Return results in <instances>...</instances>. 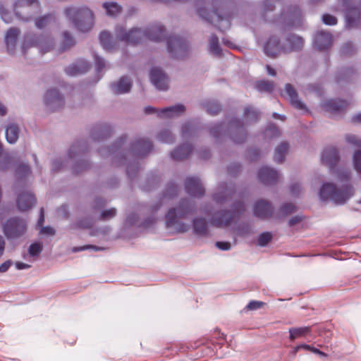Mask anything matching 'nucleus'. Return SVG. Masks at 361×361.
<instances>
[{
	"label": "nucleus",
	"instance_id": "obj_51",
	"mask_svg": "<svg viewBox=\"0 0 361 361\" xmlns=\"http://www.w3.org/2000/svg\"><path fill=\"white\" fill-rule=\"evenodd\" d=\"M280 209L283 214L288 215L293 213L296 209V207L292 203H286L281 206Z\"/></svg>",
	"mask_w": 361,
	"mask_h": 361
},
{
	"label": "nucleus",
	"instance_id": "obj_27",
	"mask_svg": "<svg viewBox=\"0 0 361 361\" xmlns=\"http://www.w3.org/2000/svg\"><path fill=\"white\" fill-rule=\"evenodd\" d=\"M285 92L286 95L288 97L290 104L297 109L305 110V105L298 99V96L290 84H286L285 87Z\"/></svg>",
	"mask_w": 361,
	"mask_h": 361
},
{
	"label": "nucleus",
	"instance_id": "obj_35",
	"mask_svg": "<svg viewBox=\"0 0 361 361\" xmlns=\"http://www.w3.org/2000/svg\"><path fill=\"white\" fill-rule=\"evenodd\" d=\"M111 129L106 125L94 129L92 137L95 140H100L110 135Z\"/></svg>",
	"mask_w": 361,
	"mask_h": 361
},
{
	"label": "nucleus",
	"instance_id": "obj_58",
	"mask_svg": "<svg viewBox=\"0 0 361 361\" xmlns=\"http://www.w3.org/2000/svg\"><path fill=\"white\" fill-rule=\"evenodd\" d=\"M90 248L93 249V250H94L96 251L103 250H104L103 247H97V246H95V245H85V246H82V247H73V252H79V251L87 250V249H90Z\"/></svg>",
	"mask_w": 361,
	"mask_h": 361
},
{
	"label": "nucleus",
	"instance_id": "obj_30",
	"mask_svg": "<svg viewBox=\"0 0 361 361\" xmlns=\"http://www.w3.org/2000/svg\"><path fill=\"white\" fill-rule=\"evenodd\" d=\"M20 130L17 125L11 123L6 128V138L8 142L15 143L19 137Z\"/></svg>",
	"mask_w": 361,
	"mask_h": 361
},
{
	"label": "nucleus",
	"instance_id": "obj_31",
	"mask_svg": "<svg viewBox=\"0 0 361 361\" xmlns=\"http://www.w3.org/2000/svg\"><path fill=\"white\" fill-rule=\"evenodd\" d=\"M287 42L288 43V47L286 48L287 52L300 50L303 46L302 38L297 35H290Z\"/></svg>",
	"mask_w": 361,
	"mask_h": 361
},
{
	"label": "nucleus",
	"instance_id": "obj_2",
	"mask_svg": "<svg viewBox=\"0 0 361 361\" xmlns=\"http://www.w3.org/2000/svg\"><path fill=\"white\" fill-rule=\"evenodd\" d=\"M203 4V0H197L196 2L197 13L200 17L210 23H220L225 20L226 25L224 28L230 27L232 12L228 9L226 0H212L211 13H206Z\"/></svg>",
	"mask_w": 361,
	"mask_h": 361
},
{
	"label": "nucleus",
	"instance_id": "obj_60",
	"mask_svg": "<svg viewBox=\"0 0 361 361\" xmlns=\"http://www.w3.org/2000/svg\"><path fill=\"white\" fill-rule=\"evenodd\" d=\"M192 126L190 123H185L182 127V135L184 138L190 135Z\"/></svg>",
	"mask_w": 361,
	"mask_h": 361
},
{
	"label": "nucleus",
	"instance_id": "obj_44",
	"mask_svg": "<svg viewBox=\"0 0 361 361\" xmlns=\"http://www.w3.org/2000/svg\"><path fill=\"white\" fill-rule=\"evenodd\" d=\"M206 111L212 116L218 114L221 111V106L216 102H209L204 104Z\"/></svg>",
	"mask_w": 361,
	"mask_h": 361
},
{
	"label": "nucleus",
	"instance_id": "obj_8",
	"mask_svg": "<svg viewBox=\"0 0 361 361\" xmlns=\"http://www.w3.org/2000/svg\"><path fill=\"white\" fill-rule=\"evenodd\" d=\"M194 207L187 200H183L177 209H171L166 214V226L171 227L177 223V218H185L192 214Z\"/></svg>",
	"mask_w": 361,
	"mask_h": 361
},
{
	"label": "nucleus",
	"instance_id": "obj_16",
	"mask_svg": "<svg viewBox=\"0 0 361 361\" xmlns=\"http://www.w3.org/2000/svg\"><path fill=\"white\" fill-rule=\"evenodd\" d=\"M322 108L332 114L342 113L348 106V103L342 99H328L322 102Z\"/></svg>",
	"mask_w": 361,
	"mask_h": 361
},
{
	"label": "nucleus",
	"instance_id": "obj_25",
	"mask_svg": "<svg viewBox=\"0 0 361 361\" xmlns=\"http://www.w3.org/2000/svg\"><path fill=\"white\" fill-rule=\"evenodd\" d=\"M36 202L34 195L31 192L20 193L17 200V205L19 210L22 212L31 209Z\"/></svg>",
	"mask_w": 361,
	"mask_h": 361
},
{
	"label": "nucleus",
	"instance_id": "obj_47",
	"mask_svg": "<svg viewBox=\"0 0 361 361\" xmlns=\"http://www.w3.org/2000/svg\"><path fill=\"white\" fill-rule=\"evenodd\" d=\"M244 114L247 118L251 121H257L259 117V112L255 110L252 106L245 108Z\"/></svg>",
	"mask_w": 361,
	"mask_h": 361
},
{
	"label": "nucleus",
	"instance_id": "obj_9",
	"mask_svg": "<svg viewBox=\"0 0 361 361\" xmlns=\"http://www.w3.org/2000/svg\"><path fill=\"white\" fill-rule=\"evenodd\" d=\"M37 47L43 54L49 51L53 47V39L49 36L40 35L38 37L27 35L23 43V49L25 51L27 49Z\"/></svg>",
	"mask_w": 361,
	"mask_h": 361
},
{
	"label": "nucleus",
	"instance_id": "obj_46",
	"mask_svg": "<svg viewBox=\"0 0 361 361\" xmlns=\"http://www.w3.org/2000/svg\"><path fill=\"white\" fill-rule=\"evenodd\" d=\"M157 137L159 140L164 143H173L175 140L171 133L168 130H161Z\"/></svg>",
	"mask_w": 361,
	"mask_h": 361
},
{
	"label": "nucleus",
	"instance_id": "obj_10",
	"mask_svg": "<svg viewBox=\"0 0 361 361\" xmlns=\"http://www.w3.org/2000/svg\"><path fill=\"white\" fill-rule=\"evenodd\" d=\"M167 49L173 57L182 59L188 53V42L180 36L170 37L167 39Z\"/></svg>",
	"mask_w": 361,
	"mask_h": 361
},
{
	"label": "nucleus",
	"instance_id": "obj_12",
	"mask_svg": "<svg viewBox=\"0 0 361 361\" xmlns=\"http://www.w3.org/2000/svg\"><path fill=\"white\" fill-rule=\"evenodd\" d=\"M44 102L50 111H54L62 107L63 105V97L57 90L51 89L47 92Z\"/></svg>",
	"mask_w": 361,
	"mask_h": 361
},
{
	"label": "nucleus",
	"instance_id": "obj_3",
	"mask_svg": "<svg viewBox=\"0 0 361 361\" xmlns=\"http://www.w3.org/2000/svg\"><path fill=\"white\" fill-rule=\"evenodd\" d=\"M65 13L78 30L85 32L92 28L94 16L92 11L87 7L68 8L66 9Z\"/></svg>",
	"mask_w": 361,
	"mask_h": 361
},
{
	"label": "nucleus",
	"instance_id": "obj_28",
	"mask_svg": "<svg viewBox=\"0 0 361 361\" xmlns=\"http://www.w3.org/2000/svg\"><path fill=\"white\" fill-rule=\"evenodd\" d=\"M131 87V80L126 76L121 77L117 82L111 84V89L116 94L126 93L130 91Z\"/></svg>",
	"mask_w": 361,
	"mask_h": 361
},
{
	"label": "nucleus",
	"instance_id": "obj_1",
	"mask_svg": "<svg viewBox=\"0 0 361 361\" xmlns=\"http://www.w3.org/2000/svg\"><path fill=\"white\" fill-rule=\"evenodd\" d=\"M164 32L165 28L161 25H153L145 32L138 28L126 32L121 26L116 28V35L119 40L133 45L141 43L145 39L160 42L164 38Z\"/></svg>",
	"mask_w": 361,
	"mask_h": 361
},
{
	"label": "nucleus",
	"instance_id": "obj_62",
	"mask_svg": "<svg viewBox=\"0 0 361 361\" xmlns=\"http://www.w3.org/2000/svg\"><path fill=\"white\" fill-rule=\"evenodd\" d=\"M13 264L11 260H6L0 265V273H4L8 271L10 267Z\"/></svg>",
	"mask_w": 361,
	"mask_h": 361
},
{
	"label": "nucleus",
	"instance_id": "obj_52",
	"mask_svg": "<svg viewBox=\"0 0 361 361\" xmlns=\"http://www.w3.org/2000/svg\"><path fill=\"white\" fill-rule=\"evenodd\" d=\"M323 23L328 25H334L337 23V19L332 15L324 14L322 16Z\"/></svg>",
	"mask_w": 361,
	"mask_h": 361
},
{
	"label": "nucleus",
	"instance_id": "obj_50",
	"mask_svg": "<svg viewBox=\"0 0 361 361\" xmlns=\"http://www.w3.org/2000/svg\"><path fill=\"white\" fill-rule=\"evenodd\" d=\"M264 135H265V137H277L279 135V130L275 125L271 124L265 130Z\"/></svg>",
	"mask_w": 361,
	"mask_h": 361
},
{
	"label": "nucleus",
	"instance_id": "obj_43",
	"mask_svg": "<svg viewBox=\"0 0 361 361\" xmlns=\"http://www.w3.org/2000/svg\"><path fill=\"white\" fill-rule=\"evenodd\" d=\"M31 173V169L27 164H20L16 171V176L18 178H23Z\"/></svg>",
	"mask_w": 361,
	"mask_h": 361
},
{
	"label": "nucleus",
	"instance_id": "obj_33",
	"mask_svg": "<svg viewBox=\"0 0 361 361\" xmlns=\"http://www.w3.org/2000/svg\"><path fill=\"white\" fill-rule=\"evenodd\" d=\"M56 17L54 14L49 13L35 19V26L39 29L44 28L55 22Z\"/></svg>",
	"mask_w": 361,
	"mask_h": 361
},
{
	"label": "nucleus",
	"instance_id": "obj_5",
	"mask_svg": "<svg viewBox=\"0 0 361 361\" xmlns=\"http://www.w3.org/2000/svg\"><path fill=\"white\" fill-rule=\"evenodd\" d=\"M245 211L242 202L233 204L231 210H221L215 212L212 218V224L220 228L227 227Z\"/></svg>",
	"mask_w": 361,
	"mask_h": 361
},
{
	"label": "nucleus",
	"instance_id": "obj_7",
	"mask_svg": "<svg viewBox=\"0 0 361 361\" xmlns=\"http://www.w3.org/2000/svg\"><path fill=\"white\" fill-rule=\"evenodd\" d=\"M27 231L25 221L19 218H11L3 226V231L8 239H16Z\"/></svg>",
	"mask_w": 361,
	"mask_h": 361
},
{
	"label": "nucleus",
	"instance_id": "obj_49",
	"mask_svg": "<svg viewBox=\"0 0 361 361\" xmlns=\"http://www.w3.org/2000/svg\"><path fill=\"white\" fill-rule=\"evenodd\" d=\"M42 251V245L39 243H35L30 245L29 247V254L30 256H37Z\"/></svg>",
	"mask_w": 361,
	"mask_h": 361
},
{
	"label": "nucleus",
	"instance_id": "obj_42",
	"mask_svg": "<svg viewBox=\"0 0 361 361\" xmlns=\"http://www.w3.org/2000/svg\"><path fill=\"white\" fill-rule=\"evenodd\" d=\"M99 40L104 49L110 50L113 48L111 36L108 32H102L99 35Z\"/></svg>",
	"mask_w": 361,
	"mask_h": 361
},
{
	"label": "nucleus",
	"instance_id": "obj_20",
	"mask_svg": "<svg viewBox=\"0 0 361 361\" xmlns=\"http://www.w3.org/2000/svg\"><path fill=\"white\" fill-rule=\"evenodd\" d=\"M346 141L360 148V149L356 150L353 155V164L355 170L358 172H361V139L354 135H348L346 136Z\"/></svg>",
	"mask_w": 361,
	"mask_h": 361
},
{
	"label": "nucleus",
	"instance_id": "obj_37",
	"mask_svg": "<svg viewBox=\"0 0 361 361\" xmlns=\"http://www.w3.org/2000/svg\"><path fill=\"white\" fill-rule=\"evenodd\" d=\"M103 7L106 14L110 16H115L122 11L121 6L115 2H105L103 4Z\"/></svg>",
	"mask_w": 361,
	"mask_h": 361
},
{
	"label": "nucleus",
	"instance_id": "obj_55",
	"mask_svg": "<svg viewBox=\"0 0 361 361\" xmlns=\"http://www.w3.org/2000/svg\"><path fill=\"white\" fill-rule=\"evenodd\" d=\"M223 125L217 124L210 129V134L214 137H219L223 131Z\"/></svg>",
	"mask_w": 361,
	"mask_h": 361
},
{
	"label": "nucleus",
	"instance_id": "obj_14",
	"mask_svg": "<svg viewBox=\"0 0 361 361\" xmlns=\"http://www.w3.org/2000/svg\"><path fill=\"white\" fill-rule=\"evenodd\" d=\"M185 188L186 192L194 197H201L204 194V188L202 186L199 178L195 177H189L185 181Z\"/></svg>",
	"mask_w": 361,
	"mask_h": 361
},
{
	"label": "nucleus",
	"instance_id": "obj_34",
	"mask_svg": "<svg viewBox=\"0 0 361 361\" xmlns=\"http://www.w3.org/2000/svg\"><path fill=\"white\" fill-rule=\"evenodd\" d=\"M289 145L286 142H282L276 149L274 159L277 163H282L288 150Z\"/></svg>",
	"mask_w": 361,
	"mask_h": 361
},
{
	"label": "nucleus",
	"instance_id": "obj_38",
	"mask_svg": "<svg viewBox=\"0 0 361 361\" xmlns=\"http://www.w3.org/2000/svg\"><path fill=\"white\" fill-rule=\"evenodd\" d=\"M20 34V30L16 27L10 28L6 35V42L8 46H15L18 37Z\"/></svg>",
	"mask_w": 361,
	"mask_h": 361
},
{
	"label": "nucleus",
	"instance_id": "obj_36",
	"mask_svg": "<svg viewBox=\"0 0 361 361\" xmlns=\"http://www.w3.org/2000/svg\"><path fill=\"white\" fill-rule=\"evenodd\" d=\"M194 231L198 235H206L207 233V226L204 219H195L193 221Z\"/></svg>",
	"mask_w": 361,
	"mask_h": 361
},
{
	"label": "nucleus",
	"instance_id": "obj_40",
	"mask_svg": "<svg viewBox=\"0 0 361 361\" xmlns=\"http://www.w3.org/2000/svg\"><path fill=\"white\" fill-rule=\"evenodd\" d=\"M209 51L216 56L221 55V49L219 44V38L216 35H212L210 38Z\"/></svg>",
	"mask_w": 361,
	"mask_h": 361
},
{
	"label": "nucleus",
	"instance_id": "obj_21",
	"mask_svg": "<svg viewBox=\"0 0 361 361\" xmlns=\"http://www.w3.org/2000/svg\"><path fill=\"white\" fill-rule=\"evenodd\" d=\"M258 178L264 184H274L278 180L279 173L274 169L264 166L259 170Z\"/></svg>",
	"mask_w": 361,
	"mask_h": 361
},
{
	"label": "nucleus",
	"instance_id": "obj_59",
	"mask_svg": "<svg viewBox=\"0 0 361 361\" xmlns=\"http://www.w3.org/2000/svg\"><path fill=\"white\" fill-rule=\"evenodd\" d=\"M276 1V0H266L264 2V12L273 11L275 8L274 4Z\"/></svg>",
	"mask_w": 361,
	"mask_h": 361
},
{
	"label": "nucleus",
	"instance_id": "obj_54",
	"mask_svg": "<svg viewBox=\"0 0 361 361\" xmlns=\"http://www.w3.org/2000/svg\"><path fill=\"white\" fill-rule=\"evenodd\" d=\"M94 60H95L97 71L98 73L102 72L106 66L105 61L102 58H101L98 56H95Z\"/></svg>",
	"mask_w": 361,
	"mask_h": 361
},
{
	"label": "nucleus",
	"instance_id": "obj_23",
	"mask_svg": "<svg viewBox=\"0 0 361 361\" xmlns=\"http://www.w3.org/2000/svg\"><path fill=\"white\" fill-rule=\"evenodd\" d=\"M283 18L287 21L288 25L295 26L300 23L302 14L298 6H290L288 8L286 13L282 14Z\"/></svg>",
	"mask_w": 361,
	"mask_h": 361
},
{
	"label": "nucleus",
	"instance_id": "obj_48",
	"mask_svg": "<svg viewBox=\"0 0 361 361\" xmlns=\"http://www.w3.org/2000/svg\"><path fill=\"white\" fill-rule=\"evenodd\" d=\"M272 240V235L269 232H264L262 233L258 240H257V245L260 246H265L267 245L271 240Z\"/></svg>",
	"mask_w": 361,
	"mask_h": 361
},
{
	"label": "nucleus",
	"instance_id": "obj_19",
	"mask_svg": "<svg viewBox=\"0 0 361 361\" xmlns=\"http://www.w3.org/2000/svg\"><path fill=\"white\" fill-rule=\"evenodd\" d=\"M253 212L254 215L259 218H269L272 214L273 207L271 204L267 201L261 200L256 202L255 204Z\"/></svg>",
	"mask_w": 361,
	"mask_h": 361
},
{
	"label": "nucleus",
	"instance_id": "obj_15",
	"mask_svg": "<svg viewBox=\"0 0 361 361\" xmlns=\"http://www.w3.org/2000/svg\"><path fill=\"white\" fill-rule=\"evenodd\" d=\"M264 52L271 57H276L282 53H287L286 47L281 46L279 39L275 37H270L264 46Z\"/></svg>",
	"mask_w": 361,
	"mask_h": 361
},
{
	"label": "nucleus",
	"instance_id": "obj_63",
	"mask_svg": "<svg viewBox=\"0 0 361 361\" xmlns=\"http://www.w3.org/2000/svg\"><path fill=\"white\" fill-rule=\"evenodd\" d=\"M240 169V166L238 164H232L228 167V173L234 174L238 172Z\"/></svg>",
	"mask_w": 361,
	"mask_h": 361
},
{
	"label": "nucleus",
	"instance_id": "obj_56",
	"mask_svg": "<svg viewBox=\"0 0 361 361\" xmlns=\"http://www.w3.org/2000/svg\"><path fill=\"white\" fill-rule=\"evenodd\" d=\"M116 214V210L114 208H111L107 210L104 211L102 214V219L104 220L109 219L113 218Z\"/></svg>",
	"mask_w": 361,
	"mask_h": 361
},
{
	"label": "nucleus",
	"instance_id": "obj_41",
	"mask_svg": "<svg viewBox=\"0 0 361 361\" xmlns=\"http://www.w3.org/2000/svg\"><path fill=\"white\" fill-rule=\"evenodd\" d=\"M274 87V82L268 80H260L255 85L256 89L262 92H271L273 91Z\"/></svg>",
	"mask_w": 361,
	"mask_h": 361
},
{
	"label": "nucleus",
	"instance_id": "obj_13",
	"mask_svg": "<svg viewBox=\"0 0 361 361\" xmlns=\"http://www.w3.org/2000/svg\"><path fill=\"white\" fill-rule=\"evenodd\" d=\"M150 80L153 85L160 90H166L169 88V78L159 68H154L150 71Z\"/></svg>",
	"mask_w": 361,
	"mask_h": 361
},
{
	"label": "nucleus",
	"instance_id": "obj_6",
	"mask_svg": "<svg viewBox=\"0 0 361 361\" xmlns=\"http://www.w3.org/2000/svg\"><path fill=\"white\" fill-rule=\"evenodd\" d=\"M15 12L17 16L27 21L40 12V4L38 0H18Z\"/></svg>",
	"mask_w": 361,
	"mask_h": 361
},
{
	"label": "nucleus",
	"instance_id": "obj_4",
	"mask_svg": "<svg viewBox=\"0 0 361 361\" xmlns=\"http://www.w3.org/2000/svg\"><path fill=\"white\" fill-rule=\"evenodd\" d=\"M353 188L349 184H345L338 188L333 183H327L322 185L319 196L322 200H331L334 203L343 204L353 195Z\"/></svg>",
	"mask_w": 361,
	"mask_h": 361
},
{
	"label": "nucleus",
	"instance_id": "obj_29",
	"mask_svg": "<svg viewBox=\"0 0 361 361\" xmlns=\"http://www.w3.org/2000/svg\"><path fill=\"white\" fill-rule=\"evenodd\" d=\"M192 150V147L190 145H183L177 147L171 152V157L176 161L183 160L190 155Z\"/></svg>",
	"mask_w": 361,
	"mask_h": 361
},
{
	"label": "nucleus",
	"instance_id": "obj_53",
	"mask_svg": "<svg viewBox=\"0 0 361 361\" xmlns=\"http://www.w3.org/2000/svg\"><path fill=\"white\" fill-rule=\"evenodd\" d=\"M264 305H265V303L264 302L252 300L247 304L246 307L247 310H255L262 308Z\"/></svg>",
	"mask_w": 361,
	"mask_h": 361
},
{
	"label": "nucleus",
	"instance_id": "obj_45",
	"mask_svg": "<svg viewBox=\"0 0 361 361\" xmlns=\"http://www.w3.org/2000/svg\"><path fill=\"white\" fill-rule=\"evenodd\" d=\"M75 44V40L73 37L69 34L68 32L66 31L63 33V41H62V47L63 50H66L69 49Z\"/></svg>",
	"mask_w": 361,
	"mask_h": 361
},
{
	"label": "nucleus",
	"instance_id": "obj_39",
	"mask_svg": "<svg viewBox=\"0 0 361 361\" xmlns=\"http://www.w3.org/2000/svg\"><path fill=\"white\" fill-rule=\"evenodd\" d=\"M233 195V190H225L214 195V200L218 203H224L228 202Z\"/></svg>",
	"mask_w": 361,
	"mask_h": 361
},
{
	"label": "nucleus",
	"instance_id": "obj_57",
	"mask_svg": "<svg viewBox=\"0 0 361 361\" xmlns=\"http://www.w3.org/2000/svg\"><path fill=\"white\" fill-rule=\"evenodd\" d=\"M338 178L341 181L348 182L350 178V173L348 171H341L338 173Z\"/></svg>",
	"mask_w": 361,
	"mask_h": 361
},
{
	"label": "nucleus",
	"instance_id": "obj_18",
	"mask_svg": "<svg viewBox=\"0 0 361 361\" xmlns=\"http://www.w3.org/2000/svg\"><path fill=\"white\" fill-rule=\"evenodd\" d=\"M339 161V154L336 148H326L322 156V161L333 170Z\"/></svg>",
	"mask_w": 361,
	"mask_h": 361
},
{
	"label": "nucleus",
	"instance_id": "obj_22",
	"mask_svg": "<svg viewBox=\"0 0 361 361\" xmlns=\"http://www.w3.org/2000/svg\"><path fill=\"white\" fill-rule=\"evenodd\" d=\"M231 127V137L233 142L235 143L243 142L245 140L247 134L243 126L241 125V121L238 119L232 121Z\"/></svg>",
	"mask_w": 361,
	"mask_h": 361
},
{
	"label": "nucleus",
	"instance_id": "obj_32",
	"mask_svg": "<svg viewBox=\"0 0 361 361\" xmlns=\"http://www.w3.org/2000/svg\"><path fill=\"white\" fill-rule=\"evenodd\" d=\"M310 331L311 328L310 326L290 328L288 330L289 338L290 341H294L296 338L305 336V335L310 334Z\"/></svg>",
	"mask_w": 361,
	"mask_h": 361
},
{
	"label": "nucleus",
	"instance_id": "obj_26",
	"mask_svg": "<svg viewBox=\"0 0 361 361\" xmlns=\"http://www.w3.org/2000/svg\"><path fill=\"white\" fill-rule=\"evenodd\" d=\"M90 68V63L85 60L80 59L67 67L66 73L70 76H75L86 73Z\"/></svg>",
	"mask_w": 361,
	"mask_h": 361
},
{
	"label": "nucleus",
	"instance_id": "obj_61",
	"mask_svg": "<svg viewBox=\"0 0 361 361\" xmlns=\"http://www.w3.org/2000/svg\"><path fill=\"white\" fill-rule=\"evenodd\" d=\"M216 246L221 250H228L231 249V243L228 242H216Z\"/></svg>",
	"mask_w": 361,
	"mask_h": 361
},
{
	"label": "nucleus",
	"instance_id": "obj_24",
	"mask_svg": "<svg viewBox=\"0 0 361 361\" xmlns=\"http://www.w3.org/2000/svg\"><path fill=\"white\" fill-rule=\"evenodd\" d=\"M314 43L318 50H326L331 46L332 36L329 32H318L315 36Z\"/></svg>",
	"mask_w": 361,
	"mask_h": 361
},
{
	"label": "nucleus",
	"instance_id": "obj_17",
	"mask_svg": "<svg viewBox=\"0 0 361 361\" xmlns=\"http://www.w3.org/2000/svg\"><path fill=\"white\" fill-rule=\"evenodd\" d=\"M152 143L149 140L140 138L132 144L131 149L135 155L144 157L152 149Z\"/></svg>",
	"mask_w": 361,
	"mask_h": 361
},
{
	"label": "nucleus",
	"instance_id": "obj_11",
	"mask_svg": "<svg viewBox=\"0 0 361 361\" xmlns=\"http://www.w3.org/2000/svg\"><path fill=\"white\" fill-rule=\"evenodd\" d=\"M185 110V108L183 104H178L161 110L152 106H146L144 111L146 114H157L158 116L161 118H171L180 115L183 113Z\"/></svg>",
	"mask_w": 361,
	"mask_h": 361
},
{
	"label": "nucleus",
	"instance_id": "obj_64",
	"mask_svg": "<svg viewBox=\"0 0 361 361\" xmlns=\"http://www.w3.org/2000/svg\"><path fill=\"white\" fill-rule=\"evenodd\" d=\"M290 190L292 195H298L300 192V186L298 183L293 184Z\"/></svg>",
	"mask_w": 361,
	"mask_h": 361
}]
</instances>
